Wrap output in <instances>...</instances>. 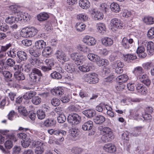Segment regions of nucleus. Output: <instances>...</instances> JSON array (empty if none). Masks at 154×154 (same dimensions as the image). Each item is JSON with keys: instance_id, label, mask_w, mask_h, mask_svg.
Instances as JSON below:
<instances>
[{"instance_id": "f03ea898", "label": "nucleus", "mask_w": 154, "mask_h": 154, "mask_svg": "<svg viewBox=\"0 0 154 154\" xmlns=\"http://www.w3.org/2000/svg\"><path fill=\"white\" fill-rule=\"evenodd\" d=\"M9 131L5 130L2 132L3 135L6 136V141L4 143V145L5 148L8 149H11L13 146L12 140L14 142L17 140L16 138L14 137L13 134L8 133Z\"/></svg>"}, {"instance_id": "2f4dec72", "label": "nucleus", "mask_w": 154, "mask_h": 154, "mask_svg": "<svg viewBox=\"0 0 154 154\" xmlns=\"http://www.w3.org/2000/svg\"><path fill=\"white\" fill-rule=\"evenodd\" d=\"M94 122L96 124H101L105 121V118L102 115H97L94 119Z\"/></svg>"}, {"instance_id": "c85d7f7f", "label": "nucleus", "mask_w": 154, "mask_h": 154, "mask_svg": "<svg viewBox=\"0 0 154 154\" xmlns=\"http://www.w3.org/2000/svg\"><path fill=\"white\" fill-rule=\"evenodd\" d=\"M111 11L116 13H119L120 11V8L119 5L116 3H112L110 5Z\"/></svg>"}, {"instance_id": "bf43d9fd", "label": "nucleus", "mask_w": 154, "mask_h": 154, "mask_svg": "<svg viewBox=\"0 0 154 154\" xmlns=\"http://www.w3.org/2000/svg\"><path fill=\"white\" fill-rule=\"evenodd\" d=\"M29 76L31 78V80L34 82H36L38 81L40 79V76L37 75H35L34 73H31L29 75Z\"/></svg>"}, {"instance_id": "5fc2aeb1", "label": "nucleus", "mask_w": 154, "mask_h": 154, "mask_svg": "<svg viewBox=\"0 0 154 154\" xmlns=\"http://www.w3.org/2000/svg\"><path fill=\"white\" fill-rule=\"evenodd\" d=\"M18 110L21 114L24 116H26L28 114L27 112L25 107L19 106L18 108Z\"/></svg>"}, {"instance_id": "c756f323", "label": "nucleus", "mask_w": 154, "mask_h": 154, "mask_svg": "<svg viewBox=\"0 0 154 154\" xmlns=\"http://www.w3.org/2000/svg\"><path fill=\"white\" fill-rule=\"evenodd\" d=\"M65 68L67 72L70 73H72L74 72L75 69L74 65L72 63H66Z\"/></svg>"}, {"instance_id": "052dcab7", "label": "nucleus", "mask_w": 154, "mask_h": 154, "mask_svg": "<svg viewBox=\"0 0 154 154\" xmlns=\"http://www.w3.org/2000/svg\"><path fill=\"white\" fill-rule=\"evenodd\" d=\"M125 60L126 61L128 60H133L137 58L136 56L134 54H128L125 55Z\"/></svg>"}, {"instance_id": "4be33fe9", "label": "nucleus", "mask_w": 154, "mask_h": 154, "mask_svg": "<svg viewBox=\"0 0 154 154\" xmlns=\"http://www.w3.org/2000/svg\"><path fill=\"white\" fill-rule=\"evenodd\" d=\"M145 49L143 46H139L137 50V53L140 57L144 58L146 57V54L145 53Z\"/></svg>"}, {"instance_id": "9d476101", "label": "nucleus", "mask_w": 154, "mask_h": 154, "mask_svg": "<svg viewBox=\"0 0 154 154\" xmlns=\"http://www.w3.org/2000/svg\"><path fill=\"white\" fill-rule=\"evenodd\" d=\"M83 42L89 46H94L97 42L96 40L93 37L86 35L83 39Z\"/></svg>"}, {"instance_id": "6e6552de", "label": "nucleus", "mask_w": 154, "mask_h": 154, "mask_svg": "<svg viewBox=\"0 0 154 154\" xmlns=\"http://www.w3.org/2000/svg\"><path fill=\"white\" fill-rule=\"evenodd\" d=\"M71 58L75 61V63L77 65L83 63L84 57L77 53H73L70 55Z\"/></svg>"}, {"instance_id": "7c9ffc66", "label": "nucleus", "mask_w": 154, "mask_h": 154, "mask_svg": "<svg viewBox=\"0 0 154 154\" xmlns=\"http://www.w3.org/2000/svg\"><path fill=\"white\" fill-rule=\"evenodd\" d=\"M52 93L54 95L59 96L62 95L63 93V91L61 87H57L54 88L51 90Z\"/></svg>"}, {"instance_id": "680f3d73", "label": "nucleus", "mask_w": 154, "mask_h": 154, "mask_svg": "<svg viewBox=\"0 0 154 154\" xmlns=\"http://www.w3.org/2000/svg\"><path fill=\"white\" fill-rule=\"evenodd\" d=\"M83 151V149L79 147H73L72 149V152L75 154H80Z\"/></svg>"}, {"instance_id": "3c124183", "label": "nucleus", "mask_w": 154, "mask_h": 154, "mask_svg": "<svg viewBox=\"0 0 154 154\" xmlns=\"http://www.w3.org/2000/svg\"><path fill=\"white\" fill-rule=\"evenodd\" d=\"M85 25L82 23H77L75 26L76 30L80 32L84 31L85 28Z\"/></svg>"}, {"instance_id": "bb28decb", "label": "nucleus", "mask_w": 154, "mask_h": 154, "mask_svg": "<svg viewBox=\"0 0 154 154\" xmlns=\"http://www.w3.org/2000/svg\"><path fill=\"white\" fill-rule=\"evenodd\" d=\"M18 21L19 20H18V17H15L12 16H8L5 19L6 23L10 24H12Z\"/></svg>"}, {"instance_id": "39448f33", "label": "nucleus", "mask_w": 154, "mask_h": 154, "mask_svg": "<svg viewBox=\"0 0 154 154\" xmlns=\"http://www.w3.org/2000/svg\"><path fill=\"white\" fill-rule=\"evenodd\" d=\"M83 79L85 82L91 84H95L98 82L97 75L95 73L85 74L83 76Z\"/></svg>"}, {"instance_id": "f8f14e48", "label": "nucleus", "mask_w": 154, "mask_h": 154, "mask_svg": "<svg viewBox=\"0 0 154 154\" xmlns=\"http://www.w3.org/2000/svg\"><path fill=\"white\" fill-rule=\"evenodd\" d=\"M142 83L147 86L150 85L151 82L148 76L146 74H141L137 77Z\"/></svg>"}, {"instance_id": "a19ab883", "label": "nucleus", "mask_w": 154, "mask_h": 154, "mask_svg": "<svg viewBox=\"0 0 154 154\" xmlns=\"http://www.w3.org/2000/svg\"><path fill=\"white\" fill-rule=\"evenodd\" d=\"M29 61L31 65L37 66H39L38 64L40 60L37 57H31L29 59Z\"/></svg>"}, {"instance_id": "9b49d317", "label": "nucleus", "mask_w": 154, "mask_h": 154, "mask_svg": "<svg viewBox=\"0 0 154 154\" xmlns=\"http://www.w3.org/2000/svg\"><path fill=\"white\" fill-rule=\"evenodd\" d=\"M133 42L134 40L132 38L128 39L127 37H125L122 39L121 45L123 48L128 49Z\"/></svg>"}, {"instance_id": "7ed1b4c3", "label": "nucleus", "mask_w": 154, "mask_h": 154, "mask_svg": "<svg viewBox=\"0 0 154 154\" xmlns=\"http://www.w3.org/2000/svg\"><path fill=\"white\" fill-rule=\"evenodd\" d=\"M38 31L37 29L34 27H27L22 29L20 34L24 38H28L35 35Z\"/></svg>"}, {"instance_id": "774afa93", "label": "nucleus", "mask_w": 154, "mask_h": 154, "mask_svg": "<svg viewBox=\"0 0 154 154\" xmlns=\"http://www.w3.org/2000/svg\"><path fill=\"white\" fill-rule=\"evenodd\" d=\"M60 100L57 98H53L51 100V103L52 105L54 106H58L60 104Z\"/></svg>"}, {"instance_id": "20e7f679", "label": "nucleus", "mask_w": 154, "mask_h": 154, "mask_svg": "<svg viewBox=\"0 0 154 154\" xmlns=\"http://www.w3.org/2000/svg\"><path fill=\"white\" fill-rule=\"evenodd\" d=\"M110 26V29L113 31L122 29L125 27V24L123 22L116 18H113L111 20Z\"/></svg>"}, {"instance_id": "a878e982", "label": "nucleus", "mask_w": 154, "mask_h": 154, "mask_svg": "<svg viewBox=\"0 0 154 154\" xmlns=\"http://www.w3.org/2000/svg\"><path fill=\"white\" fill-rule=\"evenodd\" d=\"M92 14L94 15L95 20H101L103 17V14L101 12L95 9L92 11Z\"/></svg>"}, {"instance_id": "1a4fd4ad", "label": "nucleus", "mask_w": 154, "mask_h": 154, "mask_svg": "<svg viewBox=\"0 0 154 154\" xmlns=\"http://www.w3.org/2000/svg\"><path fill=\"white\" fill-rule=\"evenodd\" d=\"M129 117L131 119L138 121L143 120L142 116L140 115L138 111L134 109H131L129 110Z\"/></svg>"}, {"instance_id": "58836bf2", "label": "nucleus", "mask_w": 154, "mask_h": 154, "mask_svg": "<svg viewBox=\"0 0 154 154\" xmlns=\"http://www.w3.org/2000/svg\"><path fill=\"white\" fill-rule=\"evenodd\" d=\"M29 52L33 57H37L40 55L41 51L37 49L31 48L29 50Z\"/></svg>"}, {"instance_id": "412c9836", "label": "nucleus", "mask_w": 154, "mask_h": 154, "mask_svg": "<svg viewBox=\"0 0 154 154\" xmlns=\"http://www.w3.org/2000/svg\"><path fill=\"white\" fill-rule=\"evenodd\" d=\"M96 63L99 66L105 67L109 64V61L106 59L101 58L99 57V59L97 60Z\"/></svg>"}, {"instance_id": "13d9d810", "label": "nucleus", "mask_w": 154, "mask_h": 154, "mask_svg": "<svg viewBox=\"0 0 154 154\" xmlns=\"http://www.w3.org/2000/svg\"><path fill=\"white\" fill-rule=\"evenodd\" d=\"M77 48L78 50L84 52H87L88 49V48L87 46L82 44H79L77 46Z\"/></svg>"}, {"instance_id": "aec40b11", "label": "nucleus", "mask_w": 154, "mask_h": 154, "mask_svg": "<svg viewBox=\"0 0 154 154\" xmlns=\"http://www.w3.org/2000/svg\"><path fill=\"white\" fill-rule=\"evenodd\" d=\"M11 10L13 11L14 13H16L18 17L19 15H21V7L17 5H12L9 7Z\"/></svg>"}, {"instance_id": "4c0bfd02", "label": "nucleus", "mask_w": 154, "mask_h": 154, "mask_svg": "<svg viewBox=\"0 0 154 154\" xmlns=\"http://www.w3.org/2000/svg\"><path fill=\"white\" fill-rule=\"evenodd\" d=\"M36 93L34 91H30L26 92L23 96L24 99L29 100L32 98L36 95Z\"/></svg>"}, {"instance_id": "f257e3e1", "label": "nucleus", "mask_w": 154, "mask_h": 154, "mask_svg": "<svg viewBox=\"0 0 154 154\" xmlns=\"http://www.w3.org/2000/svg\"><path fill=\"white\" fill-rule=\"evenodd\" d=\"M98 130L100 134L102 135L101 139L104 143L111 141L113 138V134L112 130L109 128L103 125L98 127Z\"/></svg>"}, {"instance_id": "338daca9", "label": "nucleus", "mask_w": 154, "mask_h": 154, "mask_svg": "<svg viewBox=\"0 0 154 154\" xmlns=\"http://www.w3.org/2000/svg\"><path fill=\"white\" fill-rule=\"evenodd\" d=\"M137 82H134L133 83H129L127 85V88L129 91H133L134 89V85L136 86Z\"/></svg>"}, {"instance_id": "2eb2a0df", "label": "nucleus", "mask_w": 154, "mask_h": 154, "mask_svg": "<svg viewBox=\"0 0 154 154\" xmlns=\"http://www.w3.org/2000/svg\"><path fill=\"white\" fill-rule=\"evenodd\" d=\"M30 19V15L27 13H23L21 12V15H19L18 17L19 21H22L23 20L24 22L29 21Z\"/></svg>"}, {"instance_id": "5701e85b", "label": "nucleus", "mask_w": 154, "mask_h": 154, "mask_svg": "<svg viewBox=\"0 0 154 154\" xmlns=\"http://www.w3.org/2000/svg\"><path fill=\"white\" fill-rule=\"evenodd\" d=\"M93 126V122L92 121H89L85 122L82 125V128L84 130H91Z\"/></svg>"}, {"instance_id": "473e14b6", "label": "nucleus", "mask_w": 154, "mask_h": 154, "mask_svg": "<svg viewBox=\"0 0 154 154\" xmlns=\"http://www.w3.org/2000/svg\"><path fill=\"white\" fill-rule=\"evenodd\" d=\"M90 65L89 63H86L79 67V69L82 72H87L90 70Z\"/></svg>"}, {"instance_id": "79ce46f5", "label": "nucleus", "mask_w": 154, "mask_h": 154, "mask_svg": "<svg viewBox=\"0 0 154 154\" xmlns=\"http://www.w3.org/2000/svg\"><path fill=\"white\" fill-rule=\"evenodd\" d=\"M46 45V43L43 40H39L35 43V45L37 49H42Z\"/></svg>"}, {"instance_id": "09e8293b", "label": "nucleus", "mask_w": 154, "mask_h": 154, "mask_svg": "<svg viewBox=\"0 0 154 154\" xmlns=\"http://www.w3.org/2000/svg\"><path fill=\"white\" fill-rule=\"evenodd\" d=\"M9 26L5 23L2 20H0V30L3 32L7 31Z\"/></svg>"}, {"instance_id": "423d86ee", "label": "nucleus", "mask_w": 154, "mask_h": 154, "mask_svg": "<svg viewBox=\"0 0 154 154\" xmlns=\"http://www.w3.org/2000/svg\"><path fill=\"white\" fill-rule=\"evenodd\" d=\"M55 55L57 60L62 64L69 61L70 59L69 57L62 51H57Z\"/></svg>"}, {"instance_id": "dca6fc26", "label": "nucleus", "mask_w": 154, "mask_h": 154, "mask_svg": "<svg viewBox=\"0 0 154 154\" xmlns=\"http://www.w3.org/2000/svg\"><path fill=\"white\" fill-rule=\"evenodd\" d=\"M103 149L107 152L112 153L115 151L116 147L112 143H107L104 146Z\"/></svg>"}, {"instance_id": "864d4df0", "label": "nucleus", "mask_w": 154, "mask_h": 154, "mask_svg": "<svg viewBox=\"0 0 154 154\" xmlns=\"http://www.w3.org/2000/svg\"><path fill=\"white\" fill-rule=\"evenodd\" d=\"M147 36L148 38L150 39L154 38V27H152L148 31Z\"/></svg>"}, {"instance_id": "69168bd1", "label": "nucleus", "mask_w": 154, "mask_h": 154, "mask_svg": "<svg viewBox=\"0 0 154 154\" xmlns=\"http://www.w3.org/2000/svg\"><path fill=\"white\" fill-rule=\"evenodd\" d=\"M153 63L150 62H147L143 64V66L145 69L149 70L150 68L151 69Z\"/></svg>"}, {"instance_id": "37998d69", "label": "nucleus", "mask_w": 154, "mask_h": 154, "mask_svg": "<svg viewBox=\"0 0 154 154\" xmlns=\"http://www.w3.org/2000/svg\"><path fill=\"white\" fill-rule=\"evenodd\" d=\"M52 51V49L50 47H45L42 52V55L45 57H48L51 54Z\"/></svg>"}, {"instance_id": "e433bc0d", "label": "nucleus", "mask_w": 154, "mask_h": 154, "mask_svg": "<svg viewBox=\"0 0 154 154\" xmlns=\"http://www.w3.org/2000/svg\"><path fill=\"white\" fill-rule=\"evenodd\" d=\"M17 55L19 58L21 60H26L27 58V54L24 51H18L17 52Z\"/></svg>"}, {"instance_id": "ddd939ff", "label": "nucleus", "mask_w": 154, "mask_h": 154, "mask_svg": "<svg viewBox=\"0 0 154 154\" xmlns=\"http://www.w3.org/2000/svg\"><path fill=\"white\" fill-rule=\"evenodd\" d=\"M102 44L105 47H109L112 45L113 43L112 39L109 37H105L101 39Z\"/></svg>"}, {"instance_id": "4d7b16f0", "label": "nucleus", "mask_w": 154, "mask_h": 154, "mask_svg": "<svg viewBox=\"0 0 154 154\" xmlns=\"http://www.w3.org/2000/svg\"><path fill=\"white\" fill-rule=\"evenodd\" d=\"M79 133V131L75 128H72L71 130L70 134L74 137H78Z\"/></svg>"}, {"instance_id": "c9c22d12", "label": "nucleus", "mask_w": 154, "mask_h": 154, "mask_svg": "<svg viewBox=\"0 0 154 154\" xmlns=\"http://www.w3.org/2000/svg\"><path fill=\"white\" fill-rule=\"evenodd\" d=\"M77 18L79 20L84 22L88 20V15L85 13H82L77 15Z\"/></svg>"}, {"instance_id": "cd10ccee", "label": "nucleus", "mask_w": 154, "mask_h": 154, "mask_svg": "<svg viewBox=\"0 0 154 154\" xmlns=\"http://www.w3.org/2000/svg\"><path fill=\"white\" fill-rule=\"evenodd\" d=\"M97 29L99 33H103L106 31V28L105 25L102 23H99L97 24Z\"/></svg>"}, {"instance_id": "393cba45", "label": "nucleus", "mask_w": 154, "mask_h": 154, "mask_svg": "<svg viewBox=\"0 0 154 154\" xmlns=\"http://www.w3.org/2000/svg\"><path fill=\"white\" fill-rule=\"evenodd\" d=\"M116 79L119 84H123L126 82L128 79V76L126 74H123L118 76Z\"/></svg>"}, {"instance_id": "49530a36", "label": "nucleus", "mask_w": 154, "mask_h": 154, "mask_svg": "<svg viewBox=\"0 0 154 154\" xmlns=\"http://www.w3.org/2000/svg\"><path fill=\"white\" fill-rule=\"evenodd\" d=\"M15 78L18 80H23L25 78V77L21 72H15L14 74Z\"/></svg>"}, {"instance_id": "e2e57ef3", "label": "nucleus", "mask_w": 154, "mask_h": 154, "mask_svg": "<svg viewBox=\"0 0 154 154\" xmlns=\"http://www.w3.org/2000/svg\"><path fill=\"white\" fill-rule=\"evenodd\" d=\"M66 120V118L65 115L61 114L57 117V121L59 123H63Z\"/></svg>"}, {"instance_id": "a211bd4d", "label": "nucleus", "mask_w": 154, "mask_h": 154, "mask_svg": "<svg viewBox=\"0 0 154 154\" xmlns=\"http://www.w3.org/2000/svg\"><path fill=\"white\" fill-rule=\"evenodd\" d=\"M56 122V121L53 119H48L44 122L43 125L46 127H52L55 125Z\"/></svg>"}, {"instance_id": "ea45409f", "label": "nucleus", "mask_w": 154, "mask_h": 154, "mask_svg": "<svg viewBox=\"0 0 154 154\" xmlns=\"http://www.w3.org/2000/svg\"><path fill=\"white\" fill-rule=\"evenodd\" d=\"M142 128V126L137 127L134 128L133 132L131 134V136L137 137L140 134L141 129Z\"/></svg>"}, {"instance_id": "a18cd8bd", "label": "nucleus", "mask_w": 154, "mask_h": 154, "mask_svg": "<svg viewBox=\"0 0 154 154\" xmlns=\"http://www.w3.org/2000/svg\"><path fill=\"white\" fill-rule=\"evenodd\" d=\"M143 21L146 24H152L154 23V18L152 17L146 16L144 17Z\"/></svg>"}, {"instance_id": "72a5a7b5", "label": "nucleus", "mask_w": 154, "mask_h": 154, "mask_svg": "<svg viewBox=\"0 0 154 154\" xmlns=\"http://www.w3.org/2000/svg\"><path fill=\"white\" fill-rule=\"evenodd\" d=\"M37 17L38 20L42 21L47 20L49 17V16L46 13L42 12L38 14Z\"/></svg>"}, {"instance_id": "8fccbe9b", "label": "nucleus", "mask_w": 154, "mask_h": 154, "mask_svg": "<svg viewBox=\"0 0 154 154\" xmlns=\"http://www.w3.org/2000/svg\"><path fill=\"white\" fill-rule=\"evenodd\" d=\"M31 142V139L27 138L21 141V145L24 148H26L29 146Z\"/></svg>"}, {"instance_id": "603ef678", "label": "nucleus", "mask_w": 154, "mask_h": 154, "mask_svg": "<svg viewBox=\"0 0 154 154\" xmlns=\"http://www.w3.org/2000/svg\"><path fill=\"white\" fill-rule=\"evenodd\" d=\"M41 99L38 96H34L32 100V103L36 105L39 104L41 102Z\"/></svg>"}, {"instance_id": "6ab92c4d", "label": "nucleus", "mask_w": 154, "mask_h": 154, "mask_svg": "<svg viewBox=\"0 0 154 154\" xmlns=\"http://www.w3.org/2000/svg\"><path fill=\"white\" fill-rule=\"evenodd\" d=\"M132 72L137 77L140 75L144 73L143 68L140 66H138L134 68Z\"/></svg>"}, {"instance_id": "de8ad7c7", "label": "nucleus", "mask_w": 154, "mask_h": 154, "mask_svg": "<svg viewBox=\"0 0 154 154\" xmlns=\"http://www.w3.org/2000/svg\"><path fill=\"white\" fill-rule=\"evenodd\" d=\"M37 115L38 119L42 120L44 119L45 116L46 114L45 111L43 110L39 109L37 111Z\"/></svg>"}, {"instance_id": "f3484780", "label": "nucleus", "mask_w": 154, "mask_h": 154, "mask_svg": "<svg viewBox=\"0 0 154 154\" xmlns=\"http://www.w3.org/2000/svg\"><path fill=\"white\" fill-rule=\"evenodd\" d=\"M79 5L81 8L84 9H87L90 7V3L88 0H80Z\"/></svg>"}, {"instance_id": "6e6d98bb", "label": "nucleus", "mask_w": 154, "mask_h": 154, "mask_svg": "<svg viewBox=\"0 0 154 154\" xmlns=\"http://www.w3.org/2000/svg\"><path fill=\"white\" fill-rule=\"evenodd\" d=\"M51 75L53 79H60L62 77V75L56 71H55L52 73L51 74Z\"/></svg>"}, {"instance_id": "0eeeda50", "label": "nucleus", "mask_w": 154, "mask_h": 154, "mask_svg": "<svg viewBox=\"0 0 154 154\" xmlns=\"http://www.w3.org/2000/svg\"><path fill=\"white\" fill-rule=\"evenodd\" d=\"M67 119L68 122L72 125H77L79 124L81 121L80 117L76 113L69 115L68 116Z\"/></svg>"}, {"instance_id": "c03bdc74", "label": "nucleus", "mask_w": 154, "mask_h": 154, "mask_svg": "<svg viewBox=\"0 0 154 154\" xmlns=\"http://www.w3.org/2000/svg\"><path fill=\"white\" fill-rule=\"evenodd\" d=\"M99 56L93 53L89 54L88 55V57L89 60L96 63L99 59Z\"/></svg>"}, {"instance_id": "4468645a", "label": "nucleus", "mask_w": 154, "mask_h": 154, "mask_svg": "<svg viewBox=\"0 0 154 154\" xmlns=\"http://www.w3.org/2000/svg\"><path fill=\"white\" fill-rule=\"evenodd\" d=\"M136 88L137 92L142 94H145L147 92L146 88L142 84L138 83L136 84Z\"/></svg>"}, {"instance_id": "b1692460", "label": "nucleus", "mask_w": 154, "mask_h": 154, "mask_svg": "<svg viewBox=\"0 0 154 154\" xmlns=\"http://www.w3.org/2000/svg\"><path fill=\"white\" fill-rule=\"evenodd\" d=\"M147 51L149 55H151L154 51V44L152 41L148 42L147 45Z\"/></svg>"}, {"instance_id": "0e129e2a", "label": "nucleus", "mask_w": 154, "mask_h": 154, "mask_svg": "<svg viewBox=\"0 0 154 154\" xmlns=\"http://www.w3.org/2000/svg\"><path fill=\"white\" fill-rule=\"evenodd\" d=\"M8 55L12 58L15 57L16 55L17 52L14 49L11 48L10 50L7 53Z\"/></svg>"}, {"instance_id": "f704fd0d", "label": "nucleus", "mask_w": 154, "mask_h": 154, "mask_svg": "<svg viewBox=\"0 0 154 154\" xmlns=\"http://www.w3.org/2000/svg\"><path fill=\"white\" fill-rule=\"evenodd\" d=\"M83 113L87 117L91 118L95 115V111L93 109H89L84 111Z\"/></svg>"}]
</instances>
